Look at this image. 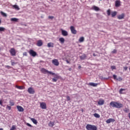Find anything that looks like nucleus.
Returning <instances> with one entry per match:
<instances>
[{
	"mask_svg": "<svg viewBox=\"0 0 130 130\" xmlns=\"http://www.w3.org/2000/svg\"><path fill=\"white\" fill-rule=\"evenodd\" d=\"M110 106L115 108H122L123 107V105L122 104L112 101L110 103Z\"/></svg>",
	"mask_w": 130,
	"mask_h": 130,
	"instance_id": "1",
	"label": "nucleus"
},
{
	"mask_svg": "<svg viewBox=\"0 0 130 130\" xmlns=\"http://www.w3.org/2000/svg\"><path fill=\"white\" fill-rule=\"evenodd\" d=\"M86 128L87 130H97V126L95 125L88 124L86 126Z\"/></svg>",
	"mask_w": 130,
	"mask_h": 130,
	"instance_id": "2",
	"label": "nucleus"
},
{
	"mask_svg": "<svg viewBox=\"0 0 130 130\" xmlns=\"http://www.w3.org/2000/svg\"><path fill=\"white\" fill-rule=\"evenodd\" d=\"M41 72L43 74H44L45 75H54V73H53L51 71H49L48 70L44 68H42L41 70Z\"/></svg>",
	"mask_w": 130,
	"mask_h": 130,
	"instance_id": "3",
	"label": "nucleus"
},
{
	"mask_svg": "<svg viewBox=\"0 0 130 130\" xmlns=\"http://www.w3.org/2000/svg\"><path fill=\"white\" fill-rule=\"evenodd\" d=\"M52 76H54V78H52V81L54 82H57V80L59 79V76L55 73H54V75H52Z\"/></svg>",
	"mask_w": 130,
	"mask_h": 130,
	"instance_id": "4",
	"label": "nucleus"
},
{
	"mask_svg": "<svg viewBox=\"0 0 130 130\" xmlns=\"http://www.w3.org/2000/svg\"><path fill=\"white\" fill-rule=\"evenodd\" d=\"M52 63H53L54 66H56V67L59 66V62H58V60L56 59H53L52 60Z\"/></svg>",
	"mask_w": 130,
	"mask_h": 130,
	"instance_id": "5",
	"label": "nucleus"
},
{
	"mask_svg": "<svg viewBox=\"0 0 130 130\" xmlns=\"http://www.w3.org/2000/svg\"><path fill=\"white\" fill-rule=\"evenodd\" d=\"M29 53L30 54V55H31V56H34L35 57L36 56V55H37V53H36V52H35L34 50L30 49L29 51Z\"/></svg>",
	"mask_w": 130,
	"mask_h": 130,
	"instance_id": "6",
	"label": "nucleus"
},
{
	"mask_svg": "<svg viewBox=\"0 0 130 130\" xmlns=\"http://www.w3.org/2000/svg\"><path fill=\"white\" fill-rule=\"evenodd\" d=\"M27 92H28L29 94H35V90L32 87H29L27 89Z\"/></svg>",
	"mask_w": 130,
	"mask_h": 130,
	"instance_id": "7",
	"label": "nucleus"
},
{
	"mask_svg": "<svg viewBox=\"0 0 130 130\" xmlns=\"http://www.w3.org/2000/svg\"><path fill=\"white\" fill-rule=\"evenodd\" d=\"M10 52L12 56H16V50H15L14 48H11L10 50Z\"/></svg>",
	"mask_w": 130,
	"mask_h": 130,
	"instance_id": "8",
	"label": "nucleus"
},
{
	"mask_svg": "<svg viewBox=\"0 0 130 130\" xmlns=\"http://www.w3.org/2000/svg\"><path fill=\"white\" fill-rule=\"evenodd\" d=\"M70 30L72 34H77V30L75 29V27L73 26L70 27Z\"/></svg>",
	"mask_w": 130,
	"mask_h": 130,
	"instance_id": "9",
	"label": "nucleus"
},
{
	"mask_svg": "<svg viewBox=\"0 0 130 130\" xmlns=\"http://www.w3.org/2000/svg\"><path fill=\"white\" fill-rule=\"evenodd\" d=\"M40 107L42 108V109H46V104L44 102L41 103Z\"/></svg>",
	"mask_w": 130,
	"mask_h": 130,
	"instance_id": "10",
	"label": "nucleus"
},
{
	"mask_svg": "<svg viewBox=\"0 0 130 130\" xmlns=\"http://www.w3.org/2000/svg\"><path fill=\"white\" fill-rule=\"evenodd\" d=\"M115 6L116 8H118V7H120V6H121L120 1H119V0L116 1L115 3Z\"/></svg>",
	"mask_w": 130,
	"mask_h": 130,
	"instance_id": "11",
	"label": "nucleus"
},
{
	"mask_svg": "<svg viewBox=\"0 0 130 130\" xmlns=\"http://www.w3.org/2000/svg\"><path fill=\"white\" fill-rule=\"evenodd\" d=\"M17 109H18L19 112H23L24 111V108L21 106H17Z\"/></svg>",
	"mask_w": 130,
	"mask_h": 130,
	"instance_id": "12",
	"label": "nucleus"
},
{
	"mask_svg": "<svg viewBox=\"0 0 130 130\" xmlns=\"http://www.w3.org/2000/svg\"><path fill=\"white\" fill-rule=\"evenodd\" d=\"M88 86H91L92 87H97L98 86V83H95L93 82H89L88 84Z\"/></svg>",
	"mask_w": 130,
	"mask_h": 130,
	"instance_id": "13",
	"label": "nucleus"
},
{
	"mask_svg": "<svg viewBox=\"0 0 130 130\" xmlns=\"http://www.w3.org/2000/svg\"><path fill=\"white\" fill-rule=\"evenodd\" d=\"M61 34L62 35H63V36H68V34L67 30L61 29Z\"/></svg>",
	"mask_w": 130,
	"mask_h": 130,
	"instance_id": "14",
	"label": "nucleus"
},
{
	"mask_svg": "<svg viewBox=\"0 0 130 130\" xmlns=\"http://www.w3.org/2000/svg\"><path fill=\"white\" fill-rule=\"evenodd\" d=\"M114 121H115V120L113 118H110L106 120L107 123H110L111 122H114Z\"/></svg>",
	"mask_w": 130,
	"mask_h": 130,
	"instance_id": "15",
	"label": "nucleus"
},
{
	"mask_svg": "<svg viewBox=\"0 0 130 130\" xmlns=\"http://www.w3.org/2000/svg\"><path fill=\"white\" fill-rule=\"evenodd\" d=\"M42 44H43V43H42V40L38 41L37 43V46H42Z\"/></svg>",
	"mask_w": 130,
	"mask_h": 130,
	"instance_id": "16",
	"label": "nucleus"
},
{
	"mask_svg": "<svg viewBox=\"0 0 130 130\" xmlns=\"http://www.w3.org/2000/svg\"><path fill=\"white\" fill-rule=\"evenodd\" d=\"M86 57H87V55L86 54H83L81 56H80V58L81 59V60H84V59H86Z\"/></svg>",
	"mask_w": 130,
	"mask_h": 130,
	"instance_id": "17",
	"label": "nucleus"
},
{
	"mask_svg": "<svg viewBox=\"0 0 130 130\" xmlns=\"http://www.w3.org/2000/svg\"><path fill=\"white\" fill-rule=\"evenodd\" d=\"M12 8L13 9H15V10H17V11H19V10H20V8H19V6L17 5H13Z\"/></svg>",
	"mask_w": 130,
	"mask_h": 130,
	"instance_id": "18",
	"label": "nucleus"
},
{
	"mask_svg": "<svg viewBox=\"0 0 130 130\" xmlns=\"http://www.w3.org/2000/svg\"><path fill=\"white\" fill-rule=\"evenodd\" d=\"M47 46L48 47H54V44H53V43H48L47 44Z\"/></svg>",
	"mask_w": 130,
	"mask_h": 130,
	"instance_id": "19",
	"label": "nucleus"
},
{
	"mask_svg": "<svg viewBox=\"0 0 130 130\" xmlns=\"http://www.w3.org/2000/svg\"><path fill=\"white\" fill-rule=\"evenodd\" d=\"M59 41L61 44H63V43H64V39L63 38H60L59 39Z\"/></svg>",
	"mask_w": 130,
	"mask_h": 130,
	"instance_id": "20",
	"label": "nucleus"
},
{
	"mask_svg": "<svg viewBox=\"0 0 130 130\" xmlns=\"http://www.w3.org/2000/svg\"><path fill=\"white\" fill-rule=\"evenodd\" d=\"M11 22H18V20H19L18 18H11Z\"/></svg>",
	"mask_w": 130,
	"mask_h": 130,
	"instance_id": "21",
	"label": "nucleus"
},
{
	"mask_svg": "<svg viewBox=\"0 0 130 130\" xmlns=\"http://www.w3.org/2000/svg\"><path fill=\"white\" fill-rule=\"evenodd\" d=\"M30 120L31 121L34 123L35 124H36L37 123V120L33 118H30Z\"/></svg>",
	"mask_w": 130,
	"mask_h": 130,
	"instance_id": "22",
	"label": "nucleus"
},
{
	"mask_svg": "<svg viewBox=\"0 0 130 130\" xmlns=\"http://www.w3.org/2000/svg\"><path fill=\"white\" fill-rule=\"evenodd\" d=\"M98 104H99V105H103V104H104V101H99L98 102Z\"/></svg>",
	"mask_w": 130,
	"mask_h": 130,
	"instance_id": "23",
	"label": "nucleus"
},
{
	"mask_svg": "<svg viewBox=\"0 0 130 130\" xmlns=\"http://www.w3.org/2000/svg\"><path fill=\"white\" fill-rule=\"evenodd\" d=\"M49 126H51V127H52L53 125H54V122H51L50 121V122L48 124Z\"/></svg>",
	"mask_w": 130,
	"mask_h": 130,
	"instance_id": "24",
	"label": "nucleus"
},
{
	"mask_svg": "<svg viewBox=\"0 0 130 130\" xmlns=\"http://www.w3.org/2000/svg\"><path fill=\"white\" fill-rule=\"evenodd\" d=\"M124 17V15L123 14H121L118 16V19H119V20H121V19H123Z\"/></svg>",
	"mask_w": 130,
	"mask_h": 130,
	"instance_id": "25",
	"label": "nucleus"
},
{
	"mask_svg": "<svg viewBox=\"0 0 130 130\" xmlns=\"http://www.w3.org/2000/svg\"><path fill=\"white\" fill-rule=\"evenodd\" d=\"M92 10H94V11H99L100 9L97 6H93L92 7Z\"/></svg>",
	"mask_w": 130,
	"mask_h": 130,
	"instance_id": "26",
	"label": "nucleus"
},
{
	"mask_svg": "<svg viewBox=\"0 0 130 130\" xmlns=\"http://www.w3.org/2000/svg\"><path fill=\"white\" fill-rule=\"evenodd\" d=\"M93 115L94 117H96V118H99L100 117V115L98 113H94Z\"/></svg>",
	"mask_w": 130,
	"mask_h": 130,
	"instance_id": "27",
	"label": "nucleus"
},
{
	"mask_svg": "<svg viewBox=\"0 0 130 130\" xmlns=\"http://www.w3.org/2000/svg\"><path fill=\"white\" fill-rule=\"evenodd\" d=\"M84 40H85V38H84L83 37H82L79 39V42H84Z\"/></svg>",
	"mask_w": 130,
	"mask_h": 130,
	"instance_id": "28",
	"label": "nucleus"
},
{
	"mask_svg": "<svg viewBox=\"0 0 130 130\" xmlns=\"http://www.w3.org/2000/svg\"><path fill=\"white\" fill-rule=\"evenodd\" d=\"M116 14H117V13L115 11L112 12L111 15H112V18H113L114 17H115L116 16Z\"/></svg>",
	"mask_w": 130,
	"mask_h": 130,
	"instance_id": "29",
	"label": "nucleus"
},
{
	"mask_svg": "<svg viewBox=\"0 0 130 130\" xmlns=\"http://www.w3.org/2000/svg\"><path fill=\"white\" fill-rule=\"evenodd\" d=\"M1 14L2 16H3V17H7V14L3 11L1 12Z\"/></svg>",
	"mask_w": 130,
	"mask_h": 130,
	"instance_id": "30",
	"label": "nucleus"
},
{
	"mask_svg": "<svg viewBox=\"0 0 130 130\" xmlns=\"http://www.w3.org/2000/svg\"><path fill=\"white\" fill-rule=\"evenodd\" d=\"M125 89H123V88H121L120 89V90L119 91V93H120V94H122V91H124Z\"/></svg>",
	"mask_w": 130,
	"mask_h": 130,
	"instance_id": "31",
	"label": "nucleus"
},
{
	"mask_svg": "<svg viewBox=\"0 0 130 130\" xmlns=\"http://www.w3.org/2000/svg\"><path fill=\"white\" fill-rule=\"evenodd\" d=\"M111 14V12L110 11V9L108 10H107V15H108V16H110Z\"/></svg>",
	"mask_w": 130,
	"mask_h": 130,
	"instance_id": "32",
	"label": "nucleus"
},
{
	"mask_svg": "<svg viewBox=\"0 0 130 130\" xmlns=\"http://www.w3.org/2000/svg\"><path fill=\"white\" fill-rule=\"evenodd\" d=\"M5 30H6V28H5L4 27H0V31L1 32L5 31Z\"/></svg>",
	"mask_w": 130,
	"mask_h": 130,
	"instance_id": "33",
	"label": "nucleus"
},
{
	"mask_svg": "<svg viewBox=\"0 0 130 130\" xmlns=\"http://www.w3.org/2000/svg\"><path fill=\"white\" fill-rule=\"evenodd\" d=\"M124 112H126V113H127V112H129V109L128 108H125L124 110Z\"/></svg>",
	"mask_w": 130,
	"mask_h": 130,
	"instance_id": "34",
	"label": "nucleus"
},
{
	"mask_svg": "<svg viewBox=\"0 0 130 130\" xmlns=\"http://www.w3.org/2000/svg\"><path fill=\"white\" fill-rule=\"evenodd\" d=\"M15 129H16V126L13 125L10 128V130H15Z\"/></svg>",
	"mask_w": 130,
	"mask_h": 130,
	"instance_id": "35",
	"label": "nucleus"
},
{
	"mask_svg": "<svg viewBox=\"0 0 130 130\" xmlns=\"http://www.w3.org/2000/svg\"><path fill=\"white\" fill-rule=\"evenodd\" d=\"M16 87L18 89H19L20 90H23V86H16Z\"/></svg>",
	"mask_w": 130,
	"mask_h": 130,
	"instance_id": "36",
	"label": "nucleus"
},
{
	"mask_svg": "<svg viewBox=\"0 0 130 130\" xmlns=\"http://www.w3.org/2000/svg\"><path fill=\"white\" fill-rule=\"evenodd\" d=\"M6 109H8V110H11V109H12V107H11V106H9V105H7Z\"/></svg>",
	"mask_w": 130,
	"mask_h": 130,
	"instance_id": "37",
	"label": "nucleus"
},
{
	"mask_svg": "<svg viewBox=\"0 0 130 130\" xmlns=\"http://www.w3.org/2000/svg\"><path fill=\"white\" fill-rule=\"evenodd\" d=\"M10 103L11 106H14V105H15V103H14L13 102L10 101Z\"/></svg>",
	"mask_w": 130,
	"mask_h": 130,
	"instance_id": "38",
	"label": "nucleus"
},
{
	"mask_svg": "<svg viewBox=\"0 0 130 130\" xmlns=\"http://www.w3.org/2000/svg\"><path fill=\"white\" fill-rule=\"evenodd\" d=\"M54 18V17H53V16H48V19H50V20H52Z\"/></svg>",
	"mask_w": 130,
	"mask_h": 130,
	"instance_id": "39",
	"label": "nucleus"
},
{
	"mask_svg": "<svg viewBox=\"0 0 130 130\" xmlns=\"http://www.w3.org/2000/svg\"><path fill=\"white\" fill-rule=\"evenodd\" d=\"M117 81H122V78L120 77L116 79Z\"/></svg>",
	"mask_w": 130,
	"mask_h": 130,
	"instance_id": "40",
	"label": "nucleus"
},
{
	"mask_svg": "<svg viewBox=\"0 0 130 130\" xmlns=\"http://www.w3.org/2000/svg\"><path fill=\"white\" fill-rule=\"evenodd\" d=\"M111 69L112 70V71H113V70H115L116 69L115 66H111Z\"/></svg>",
	"mask_w": 130,
	"mask_h": 130,
	"instance_id": "41",
	"label": "nucleus"
},
{
	"mask_svg": "<svg viewBox=\"0 0 130 130\" xmlns=\"http://www.w3.org/2000/svg\"><path fill=\"white\" fill-rule=\"evenodd\" d=\"M11 64L12 66H15V64H16V62L13 61V60H11Z\"/></svg>",
	"mask_w": 130,
	"mask_h": 130,
	"instance_id": "42",
	"label": "nucleus"
},
{
	"mask_svg": "<svg viewBox=\"0 0 130 130\" xmlns=\"http://www.w3.org/2000/svg\"><path fill=\"white\" fill-rule=\"evenodd\" d=\"M23 55L24 56H27V52H23Z\"/></svg>",
	"mask_w": 130,
	"mask_h": 130,
	"instance_id": "43",
	"label": "nucleus"
},
{
	"mask_svg": "<svg viewBox=\"0 0 130 130\" xmlns=\"http://www.w3.org/2000/svg\"><path fill=\"white\" fill-rule=\"evenodd\" d=\"M117 51L116 50L114 49L112 51V53H116Z\"/></svg>",
	"mask_w": 130,
	"mask_h": 130,
	"instance_id": "44",
	"label": "nucleus"
},
{
	"mask_svg": "<svg viewBox=\"0 0 130 130\" xmlns=\"http://www.w3.org/2000/svg\"><path fill=\"white\" fill-rule=\"evenodd\" d=\"M26 125H27V126H29L30 127H32V125H30L29 123H27Z\"/></svg>",
	"mask_w": 130,
	"mask_h": 130,
	"instance_id": "45",
	"label": "nucleus"
},
{
	"mask_svg": "<svg viewBox=\"0 0 130 130\" xmlns=\"http://www.w3.org/2000/svg\"><path fill=\"white\" fill-rule=\"evenodd\" d=\"M67 99L68 101H70V100H71V98H70L69 96H67Z\"/></svg>",
	"mask_w": 130,
	"mask_h": 130,
	"instance_id": "46",
	"label": "nucleus"
},
{
	"mask_svg": "<svg viewBox=\"0 0 130 130\" xmlns=\"http://www.w3.org/2000/svg\"><path fill=\"white\" fill-rule=\"evenodd\" d=\"M113 77L114 80H116V79H117V78H117L116 75H113Z\"/></svg>",
	"mask_w": 130,
	"mask_h": 130,
	"instance_id": "47",
	"label": "nucleus"
},
{
	"mask_svg": "<svg viewBox=\"0 0 130 130\" xmlns=\"http://www.w3.org/2000/svg\"><path fill=\"white\" fill-rule=\"evenodd\" d=\"M0 105L1 106H3V101L2 100H0Z\"/></svg>",
	"mask_w": 130,
	"mask_h": 130,
	"instance_id": "48",
	"label": "nucleus"
},
{
	"mask_svg": "<svg viewBox=\"0 0 130 130\" xmlns=\"http://www.w3.org/2000/svg\"><path fill=\"white\" fill-rule=\"evenodd\" d=\"M124 71H126L127 70V67H125L123 68Z\"/></svg>",
	"mask_w": 130,
	"mask_h": 130,
	"instance_id": "49",
	"label": "nucleus"
},
{
	"mask_svg": "<svg viewBox=\"0 0 130 130\" xmlns=\"http://www.w3.org/2000/svg\"><path fill=\"white\" fill-rule=\"evenodd\" d=\"M6 68H8V69H11V67H10L9 66H7Z\"/></svg>",
	"mask_w": 130,
	"mask_h": 130,
	"instance_id": "50",
	"label": "nucleus"
},
{
	"mask_svg": "<svg viewBox=\"0 0 130 130\" xmlns=\"http://www.w3.org/2000/svg\"><path fill=\"white\" fill-rule=\"evenodd\" d=\"M66 61H67V63H70V61H69V60H67Z\"/></svg>",
	"mask_w": 130,
	"mask_h": 130,
	"instance_id": "51",
	"label": "nucleus"
},
{
	"mask_svg": "<svg viewBox=\"0 0 130 130\" xmlns=\"http://www.w3.org/2000/svg\"><path fill=\"white\" fill-rule=\"evenodd\" d=\"M69 71H70V72H71L72 71V68H69Z\"/></svg>",
	"mask_w": 130,
	"mask_h": 130,
	"instance_id": "52",
	"label": "nucleus"
},
{
	"mask_svg": "<svg viewBox=\"0 0 130 130\" xmlns=\"http://www.w3.org/2000/svg\"><path fill=\"white\" fill-rule=\"evenodd\" d=\"M93 56H96V54H95V53H93Z\"/></svg>",
	"mask_w": 130,
	"mask_h": 130,
	"instance_id": "53",
	"label": "nucleus"
},
{
	"mask_svg": "<svg viewBox=\"0 0 130 130\" xmlns=\"http://www.w3.org/2000/svg\"><path fill=\"white\" fill-rule=\"evenodd\" d=\"M81 66H79L78 67V69H81Z\"/></svg>",
	"mask_w": 130,
	"mask_h": 130,
	"instance_id": "54",
	"label": "nucleus"
},
{
	"mask_svg": "<svg viewBox=\"0 0 130 130\" xmlns=\"http://www.w3.org/2000/svg\"><path fill=\"white\" fill-rule=\"evenodd\" d=\"M1 23H2V20L0 19V25H1Z\"/></svg>",
	"mask_w": 130,
	"mask_h": 130,
	"instance_id": "55",
	"label": "nucleus"
},
{
	"mask_svg": "<svg viewBox=\"0 0 130 130\" xmlns=\"http://www.w3.org/2000/svg\"><path fill=\"white\" fill-rule=\"evenodd\" d=\"M0 130H4V129H3V128H0Z\"/></svg>",
	"mask_w": 130,
	"mask_h": 130,
	"instance_id": "56",
	"label": "nucleus"
},
{
	"mask_svg": "<svg viewBox=\"0 0 130 130\" xmlns=\"http://www.w3.org/2000/svg\"><path fill=\"white\" fill-rule=\"evenodd\" d=\"M0 50H2V47H0Z\"/></svg>",
	"mask_w": 130,
	"mask_h": 130,
	"instance_id": "57",
	"label": "nucleus"
}]
</instances>
